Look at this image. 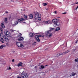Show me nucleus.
<instances>
[{
  "mask_svg": "<svg viewBox=\"0 0 78 78\" xmlns=\"http://www.w3.org/2000/svg\"><path fill=\"white\" fill-rule=\"evenodd\" d=\"M76 4H78V2H76Z\"/></svg>",
  "mask_w": 78,
  "mask_h": 78,
  "instance_id": "3c124183",
  "label": "nucleus"
},
{
  "mask_svg": "<svg viewBox=\"0 0 78 78\" xmlns=\"http://www.w3.org/2000/svg\"><path fill=\"white\" fill-rule=\"evenodd\" d=\"M78 42V41H77L75 43H77V42Z\"/></svg>",
  "mask_w": 78,
  "mask_h": 78,
  "instance_id": "09e8293b",
  "label": "nucleus"
},
{
  "mask_svg": "<svg viewBox=\"0 0 78 78\" xmlns=\"http://www.w3.org/2000/svg\"><path fill=\"white\" fill-rule=\"evenodd\" d=\"M51 32V31L50 30L46 31L45 32V34H49Z\"/></svg>",
  "mask_w": 78,
  "mask_h": 78,
  "instance_id": "9b49d317",
  "label": "nucleus"
},
{
  "mask_svg": "<svg viewBox=\"0 0 78 78\" xmlns=\"http://www.w3.org/2000/svg\"><path fill=\"white\" fill-rule=\"evenodd\" d=\"M7 45H8V44H7Z\"/></svg>",
  "mask_w": 78,
  "mask_h": 78,
  "instance_id": "5fc2aeb1",
  "label": "nucleus"
},
{
  "mask_svg": "<svg viewBox=\"0 0 78 78\" xmlns=\"http://www.w3.org/2000/svg\"><path fill=\"white\" fill-rule=\"evenodd\" d=\"M70 76H72V75H70Z\"/></svg>",
  "mask_w": 78,
  "mask_h": 78,
  "instance_id": "6e6d98bb",
  "label": "nucleus"
},
{
  "mask_svg": "<svg viewBox=\"0 0 78 78\" xmlns=\"http://www.w3.org/2000/svg\"><path fill=\"white\" fill-rule=\"evenodd\" d=\"M45 68V66H44V65H41V67H40L39 68L40 69H44Z\"/></svg>",
  "mask_w": 78,
  "mask_h": 78,
  "instance_id": "ddd939ff",
  "label": "nucleus"
},
{
  "mask_svg": "<svg viewBox=\"0 0 78 78\" xmlns=\"http://www.w3.org/2000/svg\"><path fill=\"white\" fill-rule=\"evenodd\" d=\"M24 17L25 19H27V15H24Z\"/></svg>",
  "mask_w": 78,
  "mask_h": 78,
  "instance_id": "c85d7f7f",
  "label": "nucleus"
},
{
  "mask_svg": "<svg viewBox=\"0 0 78 78\" xmlns=\"http://www.w3.org/2000/svg\"><path fill=\"white\" fill-rule=\"evenodd\" d=\"M45 66H48V65H45Z\"/></svg>",
  "mask_w": 78,
  "mask_h": 78,
  "instance_id": "603ef678",
  "label": "nucleus"
},
{
  "mask_svg": "<svg viewBox=\"0 0 78 78\" xmlns=\"http://www.w3.org/2000/svg\"><path fill=\"white\" fill-rule=\"evenodd\" d=\"M5 40L3 39V38H1L0 40V41H1V42L2 43V44H3L4 42H5Z\"/></svg>",
  "mask_w": 78,
  "mask_h": 78,
  "instance_id": "423d86ee",
  "label": "nucleus"
},
{
  "mask_svg": "<svg viewBox=\"0 0 78 78\" xmlns=\"http://www.w3.org/2000/svg\"><path fill=\"white\" fill-rule=\"evenodd\" d=\"M62 54V55H66V52H63V54Z\"/></svg>",
  "mask_w": 78,
  "mask_h": 78,
  "instance_id": "473e14b6",
  "label": "nucleus"
},
{
  "mask_svg": "<svg viewBox=\"0 0 78 78\" xmlns=\"http://www.w3.org/2000/svg\"><path fill=\"white\" fill-rule=\"evenodd\" d=\"M18 23H19V22H18V21L17 20L16 21H15L14 22V25H17V24H18Z\"/></svg>",
  "mask_w": 78,
  "mask_h": 78,
  "instance_id": "f3484780",
  "label": "nucleus"
},
{
  "mask_svg": "<svg viewBox=\"0 0 78 78\" xmlns=\"http://www.w3.org/2000/svg\"><path fill=\"white\" fill-rule=\"evenodd\" d=\"M33 17V15L32 14H30L29 16V18L30 19H32Z\"/></svg>",
  "mask_w": 78,
  "mask_h": 78,
  "instance_id": "2eb2a0df",
  "label": "nucleus"
},
{
  "mask_svg": "<svg viewBox=\"0 0 78 78\" xmlns=\"http://www.w3.org/2000/svg\"><path fill=\"white\" fill-rule=\"evenodd\" d=\"M0 30H1V32H2V31H3V29H2V28H1Z\"/></svg>",
  "mask_w": 78,
  "mask_h": 78,
  "instance_id": "c9c22d12",
  "label": "nucleus"
},
{
  "mask_svg": "<svg viewBox=\"0 0 78 78\" xmlns=\"http://www.w3.org/2000/svg\"><path fill=\"white\" fill-rule=\"evenodd\" d=\"M18 22H22V21H23V18L19 19L18 20Z\"/></svg>",
  "mask_w": 78,
  "mask_h": 78,
  "instance_id": "f8f14e48",
  "label": "nucleus"
},
{
  "mask_svg": "<svg viewBox=\"0 0 78 78\" xmlns=\"http://www.w3.org/2000/svg\"><path fill=\"white\" fill-rule=\"evenodd\" d=\"M75 61H76V62H78V60H77V59H75Z\"/></svg>",
  "mask_w": 78,
  "mask_h": 78,
  "instance_id": "4c0bfd02",
  "label": "nucleus"
},
{
  "mask_svg": "<svg viewBox=\"0 0 78 78\" xmlns=\"http://www.w3.org/2000/svg\"><path fill=\"white\" fill-rule=\"evenodd\" d=\"M78 6H77L76 7V8L75 9H76H76H78Z\"/></svg>",
  "mask_w": 78,
  "mask_h": 78,
  "instance_id": "79ce46f5",
  "label": "nucleus"
},
{
  "mask_svg": "<svg viewBox=\"0 0 78 78\" xmlns=\"http://www.w3.org/2000/svg\"><path fill=\"white\" fill-rule=\"evenodd\" d=\"M5 12L6 14H7V13H8V12L7 11H5Z\"/></svg>",
  "mask_w": 78,
  "mask_h": 78,
  "instance_id": "c03bdc74",
  "label": "nucleus"
},
{
  "mask_svg": "<svg viewBox=\"0 0 78 78\" xmlns=\"http://www.w3.org/2000/svg\"><path fill=\"white\" fill-rule=\"evenodd\" d=\"M77 61H78V58L77 59Z\"/></svg>",
  "mask_w": 78,
  "mask_h": 78,
  "instance_id": "864d4df0",
  "label": "nucleus"
},
{
  "mask_svg": "<svg viewBox=\"0 0 78 78\" xmlns=\"http://www.w3.org/2000/svg\"><path fill=\"white\" fill-rule=\"evenodd\" d=\"M48 5V4L47 3H43V6H45L46 5Z\"/></svg>",
  "mask_w": 78,
  "mask_h": 78,
  "instance_id": "a878e982",
  "label": "nucleus"
},
{
  "mask_svg": "<svg viewBox=\"0 0 78 78\" xmlns=\"http://www.w3.org/2000/svg\"><path fill=\"white\" fill-rule=\"evenodd\" d=\"M71 75H72V76H75V75H76V73H74V72H72L71 73Z\"/></svg>",
  "mask_w": 78,
  "mask_h": 78,
  "instance_id": "dca6fc26",
  "label": "nucleus"
},
{
  "mask_svg": "<svg viewBox=\"0 0 78 78\" xmlns=\"http://www.w3.org/2000/svg\"><path fill=\"white\" fill-rule=\"evenodd\" d=\"M48 21H46V22H45V23L46 24H47V23H48Z\"/></svg>",
  "mask_w": 78,
  "mask_h": 78,
  "instance_id": "ea45409f",
  "label": "nucleus"
},
{
  "mask_svg": "<svg viewBox=\"0 0 78 78\" xmlns=\"http://www.w3.org/2000/svg\"><path fill=\"white\" fill-rule=\"evenodd\" d=\"M4 24L5 23H2L1 24L2 27V28H5V25H4Z\"/></svg>",
  "mask_w": 78,
  "mask_h": 78,
  "instance_id": "1a4fd4ad",
  "label": "nucleus"
},
{
  "mask_svg": "<svg viewBox=\"0 0 78 78\" xmlns=\"http://www.w3.org/2000/svg\"><path fill=\"white\" fill-rule=\"evenodd\" d=\"M4 33L5 35H8L9 34V32L8 31H7L6 32V31H5Z\"/></svg>",
  "mask_w": 78,
  "mask_h": 78,
  "instance_id": "9d476101",
  "label": "nucleus"
},
{
  "mask_svg": "<svg viewBox=\"0 0 78 78\" xmlns=\"http://www.w3.org/2000/svg\"><path fill=\"white\" fill-rule=\"evenodd\" d=\"M20 76V77H21V78H24V75H21V76Z\"/></svg>",
  "mask_w": 78,
  "mask_h": 78,
  "instance_id": "2f4dec72",
  "label": "nucleus"
},
{
  "mask_svg": "<svg viewBox=\"0 0 78 78\" xmlns=\"http://www.w3.org/2000/svg\"><path fill=\"white\" fill-rule=\"evenodd\" d=\"M4 47H5V46H4V45H1V46H0V49H2L3 48H4Z\"/></svg>",
  "mask_w": 78,
  "mask_h": 78,
  "instance_id": "a211bd4d",
  "label": "nucleus"
},
{
  "mask_svg": "<svg viewBox=\"0 0 78 78\" xmlns=\"http://www.w3.org/2000/svg\"><path fill=\"white\" fill-rule=\"evenodd\" d=\"M11 1L12 2H14V0H12Z\"/></svg>",
  "mask_w": 78,
  "mask_h": 78,
  "instance_id": "a18cd8bd",
  "label": "nucleus"
},
{
  "mask_svg": "<svg viewBox=\"0 0 78 78\" xmlns=\"http://www.w3.org/2000/svg\"><path fill=\"white\" fill-rule=\"evenodd\" d=\"M0 39H1L0 38Z\"/></svg>",
  "mask_w": 78,
  "mask_h": 78,
  "instance_id": "4d7b16f0",
  "label": "nucleus"
},
{
  "mask_svg": "<svg viewBox=\"0 0 78 78\" xmlns=\"http://www.w3.org/2000/svg\"><path fill=\"white\" fill-rule=\"evenodd\" d=\"M29 35L30 36V37H33V36H34V34L31 32L30 33Z\"/></svg>",
  "mask_w": 78,
  "mask_h": 78,
  "instance_id": "6e6552de",
  "label": "nucleus"
},
{
  "mask_svg": "<svg viewBox=\"0 0 78 78\" xmlns=\"http://www.w3.org/2000/svg\"><path fill=\"white\" fill-rule=\"evenodd\" d=\"M55 14H56L57 13V12H56V11H55Z\"/></svg>",
  "mask_w": 78,
  "mask_h": 78,
  "instance_id": "8fccbe9b",
  "label": "nucleus"
},
{
  "mask_svg": "<svg viewBox=\"0 0 78 78\" xmlns=\"http://www.w3.org/2000/svg\"><path fill=\"white\" fill-rule=\"evenodd\" d=\"M37 66H35L34 69H35L36 70V69H37Z\"/></svg>",
  "mask_w": 78,
  "mask_h": 78,
  "instance_id": "f704fd0d",
  "label": "nucleus"
},
{
  "mask_svg": "<svg viewBox=\"0 0 78 78\" xmlns=\"http://www.w3.org/2000/svg\"><path fill=\"white\" fill-rule=\"evenodd\" d=\"M34 18L35 19H38V20H41V14L38 13V12H37L35 15Z\"/></svg>",
  "mask_w": 78,
  "mask_h": 78,
  "instance_id": "f257e3e1",
  "label": "nucleus"
},
{
  "mask_svg": "<svg viewBox=\"0 0 78 78\" xmlns=\"http://www.w3.org/2000/svg\"><path fill=\"white\" fill-rule=\"evenodd\" d=\"M3 33H1L0 34V37H1V38H3Z\"/></svg>",
  "mask_w": 78,
  "mask_h": 78,
  "instance_id": "4468645a",
  "label": "nucleus"
},
{
  "mask_svg": "<svg viewBox=\"0 0 78 78\" xmlns=\"http://www.w3.org/2000/svg\"><path fill=\"white\" fill-rule=\"evenodd\" d=\"M11 67H9V70H11Z\"/></svg>",
  "mask_w": 78,
  "mask_h": 78,
  "instance_id": "58836bf2",
  "label": "nucleus"
},
{
  "mask_svg": "<svg viewBox=\"0 0 78 78\" xmlns=\"http://www.w3.org/2000/svg\"><path fill=\"white\" fill-rule=\"evenodd\" d=\"M56 23L57 25V26L60 25V23H59V22H58V21H57V22Z\"/></svg>",
  "mask_w": 78,
  "mask_h": 78,
  "instance_id": "b1692460",
  "label": "nucleus"
},
{
  "mask_svg": "<svg viewBox=\"0 0 78 78\" xmlns=\"http://www.w3.org/2000/svg\"><path fill=\"white\" fill-rule=\"evenodd\" d=\"M44 35H36L35 37V38L36 39V41H37V42H40L41 41L40 40V39H39V37H44Z\"/></svg>",
  "mask_w": 78,
  "mask_h": 78,
  "instance_id": "f03ea898",
  "label": "nucleus"
},
{
  "mask_svg": "<svg viewBox=\"0 0 78 78\" xmlns=\"http://www.w3.org/2000/svg\"><path fill=\"white\" fill-rule=\"evenodd\" d=\"M76 50V49H73V51H75Z\"/></svg>",
  "mask_w": 78,
  "mask_h": 78,
  "instance_id": "a19ab883",
  "label": "nucleus"
},
{
  "mask_svg": "<svg viewBox=\"0 0 78 78\" xmlns=\"http://www.w3.org/2000/svg\"><path fill=\"white\" fill-rule=\"evenodd\" d=\"M12 62H14V59H13L12 60Z\"/></svg>",
  "mask_w": 78,
  "mask_h": 78,
  "instance_id": "49530a36",
  "label": "nucleus"
},
{
  "mask_svg": "<svg viewBox=\"0 0 78 78\" xmlns=\"http://www.w3.org/2000/svg\"><path fill=\"white\" fill-rule=\"evenodd\" d=\"M53 27H58V26L56 24V23H55L54 24Z\"/></svg>",
  "mask_w": 78,
  "mask_h": 78,
  "instance_id": "5701e85b",
  "label": "nucleus"
},
{
  "mask_svg": "<svg viewBox=\"0 0 78 78\" xmlns=\"http://www.w3.org/2000/svg\"><path fill=\"white\" fill-rule=\"evenodd\" d=\"M34 45H36V42H34Z\"/></svg>",
  "mask_w": 78,
  "mask_h": 78,
  "instance_id": "e433bc0d",
  "label": "nucleus"
},
{
  "mask_svg": "<svg viewBox=\"0 0 78 78\" xmlns=\"http://www.w3.org/2000/svg\"><path fill=\"white\" fill-rule=\"evenodd\" d=\"M2 38H3V39L5 40V39L7 38L6 37V36L4 35V36H3V37H2Z\"/></svg>",
  "mask_w": 78,
  "mask_h": 78,
  "instance_id": "4be33fe9",
  "label": "nucleus"
},
{
  "mask_svg": "<svg viewBox=\"0 0 78 78\" xmlns=\"http://www.w3.org/2000/svg\"><path fill=\"white\" fill-rule=\"evenodd\" d=\"M66 13H67V12H64L63 13V14H66Z\"/></svg>",
  "mask_w": 78,
  "mask_h": 78,
  "instance_id": "37998d69",
  "label": "nucleus"
},
{
  "mask_svg": "<svg viewBox=\"0 0 78 78\" xmlns=\"http://www.w3.org/2000/svg\"><path fill=\"white\" fill-rule=\"evenodd\" d=\"M5 41L6 42H9V39L7 38L5 40Z\"/></svg>",
  "mask_w": 78,
  "mask_h": 78,
  "instance_id": "393cba45",
  "label": "nucleus"
},
{
  "mask_svg": "<svg viewBox=\"0 0 78 78\" xmlns=\"http://www.w3.org/2000/svg\"><path fill=\"white\" fill-rule=\"evenodd\" d=\"M62 55V54H61V53H59L57 54V55H56V56H60V55Z\"/></svg>",
  "mask_w": 78,
  "mask_h": 78,
  "instance_id": "bb28decb",
  "label": "nucleus"
},
{
  "mask_svg": "<svg viewBox=\"0 0 78 78\" xmlns=\"http://www.w3.org/2000/svg\"><path fill=\"white\" fill-rule=\"evenodd\" d=\"M22 66V62H20L19 63L18 66Z\"/></svg>",
  "mask_w": 78,
  "mask_h": 78,
  "instance_id": "aec40b11",
  "label": "nucleus"
},
{
  "mask_svg": "<svg viewBox=\"0 0 78 78\" xmlns=\"http://www.w3.org/2000/svg\"><path fill=\"white\" fill-rule=\"evenodd\" d=\"M50 30L51 31L52 30H54V28H52V27H51L50 28Z\"/></svg>",
  "mask_w": 78,
  "mask_h": 78,
  "instance_id": "7c9ffc66",
  "label": "nucleus"
},
{
  "mask_svg": "<svg viewBox=\"0 0 78 78\" xmlns=\"http://www.w3.org/2000/svg\"><path fill=\"white\" fill-rule=\"evenodd\" d=\"M48 36L49 37H51V36H52V34L51 33V32L49 34Z\"/></svg>",
  "mask_w": 78,
  "mask_h": 78,
  "instance_id": "6ab92c4d",
  "label": "nucleus"
},
{
  "mask_svg": "<svg viewBox=\"0 0 78 78\" xmlns=\"http://www.w3.org/2000/svg\"><path fill=\"white\" fill-rule=\"evenodd\" d=\"M21 75H24V78H28V75L26 73H24L23 71L21 73Z\"/></svg>",
  "mask_w": 78,
  "mask_h": 78,
  "instance_id": "20e7f679",
  "label": "nucleus"
},
{
  "mask_svg": "<svg viewBox=\"0 0 78 78\" xmlns=\"http://www.w3.org/2000/svg\"><path fill=\"white\" fill-rule=\"evenodd\" d=\"M55 31H59V30H60V27H57L56 29L55 30Z\"/></svg>",
  "mask_w": 78,
  "mask_h": 78,
  "instance_id": "412c9836",
  "label": "nucleus"
},
{
  "mask_svg": "<svg viewBox=\"0 0 78 78\" xmlns=\"http://www.w3.org/2000/svg\"><path fill=\"white\" fill-rule=\"evenodd\" d=\"M70 51V50H68L67 51H66L65 52H66V53H68Z\"/></svg>",
  "mask_w": 78,
  "mask_h": 78,
  "instance_id": "cd10ccee",
  "label": "nucleus"
},
{
  "mask_svg": "<svg viewBox=\"0 0 78 78\" xmlns=\"http://www.w3.org/2000/svg\"><path fill=\"white\" fill-rule=\"evenodd\" d=\"M22 34L20 33L19 34V36L20 37L21 36H22Z\"/></svg>",
  "mask_w": 78,
  "mask_h": 78,
  "instance_id": "72a5a7b5",
  "label": "nucleus"
},
{
  "mask_svg": "<svg viewBox=\"0 0 78 78\" xmlns=\"http://www.w3.org/2000/svg\"><path fill=\"white\" fill-rule=\"evenodd\" d=\"M16 45L18 47H21V48H23L24 47V45L20 42H16Z\"/></svg>",
  "mask_w": 78,
  "mask_h": 78,
  "instance_id": "7ed1b4c3",
  "label": "nucleus"
},
{
  "mask_svg": "<svg viewBox=\"0 0 78 78\" xmlns=\"http://www.w3.org/2000/svg\"><path fill=\"white\" fill-rule=\"evenodd\" d=\"M5 22H7V21H8V18H5Z\"/></svg>",
  "mask_w": 78,
  "mask_h": 78,
  "instance_id": "c756f323",
  "label": "nucleus"
},
{
  "mask_svg": "<svg viewBox=\"0 0 78 78\" xmlns=\"http://www.w3.org/2000/svg\"><path fill=\"white\" fill-rule=\"evenodd\" d=\"M52 22L53 23H56L58 22V20L56 19H54L52 20Z\"/></svg>",
  "mask_w": 78,
  "mask_h": 78,
  "instance_id": "0eeeda50",
  "label": "nucleus"
},
{
  "mask_svg": "<svg viewBox=\"0 0 78 78\" xmlns=\"http://www.w3.org/2000/svg\"><path fill=\"white\" fill-rule=\"evenodd\" d=\"M24 39L23 37H20L18 39L19 41H23V40Z\"/></svg>",
  "mask_w": 78,
  "mask_h": 78,
  "instance_id": "39448f33",
  "label": "nucleus"
},
{
  "mask_svg": "<svg viewBox=\"0 0 78 78\" xmlns=\"http://www.w3.org/2000/svg\"><path fill=\"white\" fill-rule=\"evenodd\" d=\"M11 31H12V32L14 31V30H11Z\"/></svg>",
  "mask_w": 78,
  "mask_h": 78,
  "instance_id": "de8ad7c7",
  "label": "nucleus"
}]
</instances>
